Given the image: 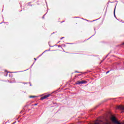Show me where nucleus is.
Instances as JSON below:
<instances>
[{
  "instance_id": "obj_15",
  "label": "nucleus",
  "mask_w": 124,
  "mask_h": 124,
  "mask_svg": "<svg viewBox=\"0 0 124 124\" xmlns=\"http://www.w3.org/2000/svg\"><path fill=\"white\" fill-rule=\"evenodd\" d=\"M28 5H29V6H32V5L28 4Z\"/></svg>"
},
{
  "instance_id": "obj_17",
  "label": "nucleus",
  "mask_w": 124,
  "mask_h": 124,
  "mask_svg": "<svg viewBox=\"0 0 124 124\" xmlns=\"http://www.w3.org/2000/svg\"><path fill=\"white\" fill-rule=\"evenodd\" d=\"M34 105L36 106V105H37V104H34Z\"/></svg>"
},
{
  "instance_id": "obj_6",
  "label": "nucleus",
  "mask_w": 124,
  "mask_h": 124,
  "mask_svg": "<svg viewBox=\"0 0 124 124\" xmlns=\"http://www.w3.org/2000/svg\"><path fill=\"white\" fill-rule=\"evenodd\" d=\"M34 97H37L36 96H30V98H34Z\"/></svg>"
},
{
  "instance_id": "obj_19",
  "label": "nucleus",
  "mask_w": 124,
  "mask_h": 124,
  "mask_svg": "<svg viewBox=\"0 0 124 124\" xmlns=\"http://www.w3.org/2000/svg\"><path fill=\"white\" fill-rule=\"evenodd\" d=\"M34 60H35V61H36V58H34Z\"/></svg>"
},
{
  "instance_id": "obj_13",
  "label": "nucleus",
  "mask_w": 124,
  "mask_h": 124,
  "mask_svg": "<svg viewBox=\"0 0 124 124\" xmlns=\"http://www.w3.org/2000/svg\"><path fill=\"white\" fill-rule=\"evenodd\" d=\"M63 38H64V37H62L61 38V40L63 39Z\"/></svg>"
},
{
  "instance_id": "obj_18",
  "label": "nucleus",
  "mask_w": 124,
  "mask_h": 124,
  "mask_svg": "<svg viewBox=\"0 0 124 124\" xmlns=\"http://www.w3.org/2000/svg\"><path fill=\"white\" fill-rule=\"evenodd\" d=\"M86 21H87L88 22H89V20H87V19H85Z\"/></svg>"
},
{
  "instance_id": "obj_20",
  "label": "nucleus",
  "mask_w": 124,
  "mask_h": 124,
  "mask_svg": "<svg viewBox=\"0 0 124 124\" xmlns=\"http://www.w3.org/2000/svg\"><path fill=\"white\" fill-rule=\"evenodd\" d=\"M11 73H15V72H11Z\"/></svg>"
},
{
  "instance_id": "obj_31",
  "label": "nucleus",
  "mask_w": 124,
  "mask_h": 124,
  "mask_svg": "<svg viewBox=\"0 0 124 124\" xmlns=\"http://www.w3.org/2000/svg\"><path fill=\"white\" fill-rule=\"evenodd\" d=\"M30 86H31V84H30Z\"/></svg>"
},
{
  "instance_id": "obj_2",
  "label": "nucleus",
  "mask_w": 124,
  "mask_h": 124,
  "mask_svg": "<svg viewBox=\"0 0 124 124\" xmlns=\"http://www.w3.org/2000/svg\"><path fill=\"white\" fill-rule=\"evenodd\" d=\"M117 108L118 109H119L120 110H122L121 113H124V106H122V105L118 106L117 107Z\"/></svg>"
},
{
  "instance_id": "obj_28",
  "label": "nucleus",
  "mask_w": 124,
  "mask_h": 124,
  "mask_svg": "<svg viewBox=\"0 0 124 124\" xmlns=\"http://www.w3.org/2000/svg\"><path fill=\"white\" fill-rule=\"evenodd\" d=\"M0 24H2V22H1Z\"/></svg>"
},
{
  "instance_id": "obj_21",
  "label": "nucleus",
  "mask_w": 124,
  "mask_h": 124,
  "mask_svg": "<svg viewBox=\"0 0 124 124\" xmlns=\"http://www.w3.org/2000/svg\"><path fill=\"white\" fill-rule=\"evenodd\" d=\"M7 75H8V74H6V75H5V76H7Z\"/></svg>"
},
{
  "instance_id": "obj_16",
  "label": "nucleus",
  "mask_w": 124,
  "mask_h": 124,
  "mask_svg": "<svg viewBox=\"0 0 124 124\" xmlns=\"http://www.w3.org/2000/svg\"><path fill=\"white\" fill-rule=\"evenodd\" d=\"M60 47H61V46L58 45V47L60 48Z\"/></svg>"
},
{
  "instance_id": "obj_9",
  "label": "nucleus",
  "mask_w": 124,
  "mask_h": 124,
  "mask_svg": "<svg viewBox=\"0 0 124 124\" xmlns=\"http://www.w3.org/2000/svg\"><path fill=\"white\" fill-rule=\"evenodd\" d=\"M97 20H99V18H98L97 19H96V20H94L92 21V22H94V21H97Z\"/></svg>"
},
{
  "instance_id": "obj_30",
  "label": "nucleus",
  "mask_w": 124,
  "mask_h": 124,
  "mask_svg": "<svg viewBox=\"0 0 124 124\" xmlns=\"http://www.w3.org/2000/svg\"><path fill=\"white\" fill-rule=\"evenodd\" d=\"M82 19H83L84 20V18H82Z\"/></svg>"
},
{
  "instance_id": "obj_23",
  "label": "nucleus",
  "mask_w": 124,
  "mask_h": 124,
  "mask_svg": "<svg viewBox=\"0 0 124 124\" xmlns=\"http://www.w3.org/2000/svg\"><path fill=\"white\" fill-rule=\"evenodd\" d=\"M30 3H31V2H29V3H28V4H30Z\"/></svg>"
},
{
  "instance_id": "obj_8",
  "label": "nucleus",
  "mask_w": 124,
  "mask_h": 124,
  "mask_svg": "<svg viewBox=\"0 0 124 124\" xmlns=\"http://www.w3.org/2000/svg\"><path fill=\"white\" fill-rule=\"evenodd\" d=\"M109 72H110V71H108L107 72H106V74H108V73H109Z\"/></svg>"
},
{
  "instance_id": "obj_32",
  "label": "nucleus",
  "mask_w": 124,
  "mask_h": 124,
  "mask_svg": "<svg viewBox=\"0 0 124 124\" xmlns=\"http://www.w3.org/2000/svg\"><path fill=\"white\" fill-rule=\"evenodd\" d=\"M53 33H55V32H53Z\"/></svg>"
},
{
  "instance_id": "obj_29",
  "label": "nucleus",
  "mask_w": 124,
  "mask_h": 124,
  "mask_svg": "<svg viewBox=\"0 0 124 124\" xmlns=\"http://www.w3.org/2000/svg\"><path fill=\"white\" fill-rule=\"evenodd\" d=\"M24 84H27V83H24Z\"/></svg>"
},
{
  "instance_id": "obj_4",
  "label": "nucleus",
  "mask_w": 124,
  "mask_h": 124,
  "mask_svg": "<svg viewBox=\"0 0 124 124\" xmlns=\"http://www.w3.org/2000/svg\"><path fill=\"white\" fill-rule=\"evenodd\" d=\"M46 51H50V49L48 50H46V51H45L44 52H43L41 55H40L39 56V57H41V56H42V55H43L44 54V53H45L46 52Z\"/></svg>"
},
{
  "instance_id": "obj_11",
  "label": "nucleus",
  "mask_w": 124,
  "mask_h": 124,
  "mask_svg": "<svg viewBox=\"0 0 124 124\" xmlns=\"http://www.w3.org/2000/svg\"><path fill=\"white\" fill-rule=\"evenodd\" d=\"M108 55H109V54H108L106 56V57L105 58V59H106V58H107V57H108Z\"/></svg>"
},
{
  "instance_id": "obj_3",
  "label": "nucleus",
  "mask_w": 124,
  "mask_h": 124,
  "mask_svg": "<svg viewBox=\"0 0 124 124\" xmlns=\"http://www.w3.org/2000/svg\"><path fill=\"white\" fill-rule=\"evenodd\" d=\"M50 94H48L47 95H46L45 96H44L43 97H42L41 98V100H44V99H46V98H47V97H49V96H50Z\"/></svg>"
},
{
  "instance_id": "obj_1",
  "label": "nucleus",
  "mask_w": 124,
  "mask_h": 124,
  "mask_svg": "<svg viewBox=\"0 0 124 124\" xmlns=\"http://www.w3.org/2000/svg\"><path fill=\"white\" fill-rule=\"evenodd\" d=\"M88 82L86 81H78L76 82V85H82V84H87Z\"/></svg>"
},
{
  "instance_id": "obj_24",
  "label": "nucleus",
  "mask_w": 124,
  "mask_h": 124,
  "mask_svg": "<svg viewBox=\"0 0 124 124\" xmlns=\"http://www.w3.org/2000/svg\"><path fill=\"white\" fill-rule=\"evenodd\" d=\"M60 42H61V41L58 42V43H60Z\"/></svg>"
},
{
  "instance_id": "obj_10",
  "label": "nucleus",
  "mask_w": 124,
  "mask_h": 124,
  "mask_svg": "<svg viewBox=\"0 0 124 124\" xmlns=\"http://www.w3.org/2000/svg\"><path fill=\"white\" fill-rule=\"evenodd\" d=\"M104 60H105V58H104L103 60L101 61V62H102L104 61Z\"/></svg>"
},
{
  "instance_id": "obj_14",
  "label": "nucleus",
  "mask_w": 124,
  "mask_h": 124,
  "mask_svg": "<svg viewBox=\"0 0 124 124\" xmlns=\"http://www.w3.org/2000/svg\"><path fill=\"white\" fill-rule=\"evenodd\" d=\"M33 64H34V63H33L31 66V67H32V66L33 65Z\"/></svg>"
},
{
  "instance_id": "obj_7",
  "label": "nucleus",
  "mask_w": 124,
  "mask_h": 124,
  "mask_svg": "<svg viewBox=\"0 0 124 124\" xmlns=\"http://www.w3.org/2000/svg\"><path fill=\"white\" fill-rule=\"evenodd\" d=\"M46 14H47V13L45 14L43 16V19H44V17L45 16V15H46Z\"/></svg>"
},
{
  "instance_id": "obj_5",
  "label": "nucleus",
  "mask_w": 124,
  "mask_h": 124,
  "mask_svg": "<svg viewBox=\"0 0 124 124\" xmlns=\"http://www.w3.org/2000/svg\"><path fill=\"white\" fill-rule=\"evenodd\" d=\"M114 16L115 18H117L116 17V8H115L114 10Z\"/></svg>"
},
{
  "instance_id": "obj_25",
  "label": "nucleus",
  "mask_w": 124,
  "mask_h": 124,
  "mask_svg": "<svg viewBox=\"0 0 124 124\" xmlns=\"http://www.w3.org/2000/svg\"><path fill=\"white\" fill-rule=\"evenodd\" d=\"M77 72H78V73H79V72H78V71H76V73H77Z\"/></svg>"
},
{
  "instance_id": "obj_26",
  "label": "nucleus",
  "mask_w": 124,
  "mask_h": 124,
  "mask_svg": "<svg viewBox=\"0 0 124 124\" xmlns=\"http://www.w3.org/2000/svg\"><path fill=\"white\" fill-rule=\"evenodd\" d=\"M16 122H14V123H13V124H15Z\"/></svg>"
},
{
  "instance_id": "obj_12",
  "label": "nucleus",
  "mask_w": 124,
  "mask_h": 124,
  "mask_svg": "<svg viewBox=\"0 0 124 124\" xmlns=\"http://www.w3.org/2000/svg\"><path fill=\"white\" fill-rule=\"evenodd\" d=\"M94 34H95V33H94ZM94 34H93V35H92L91 37H90L89 38H92V37H93V35H94Z\"/></svg>"
},
{
  "instance_id": "obj_22",
  "label": "nucleus",
  "mask_w": 124,
  "mask_h": 124,
  "mask_svg": "<svg viewBox=\"0 0 124 124\" xmlns=\"http://www.w3.org/2000/svg\"><path fill=\"white\" fill-rule=\"evenodd\" d=\"M75 18H78V17H77V16H76V17H75Z\"/></svg>"
},
{
  "instance_id": "obj_27",
  "label": "nucleus",
  "mask_w": 124,
  "mask_h": 124,
  "mask_svg": "<svg viewBox=\"0 0 124 124\" xmlns=\"http://www.w3.org/2000/svg\"><path fill=\"white\" fill-rule=\"evenodd\" d=\"M63 22H64V21H62V23H63Z\"/></svg>"
}]
</instances>
